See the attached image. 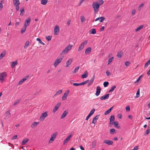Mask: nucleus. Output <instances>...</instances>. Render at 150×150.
<instances>
[{
    "label": "nucleus",
    "instance_id": "13d9d810",
    "mask_svg": "<svg viewBox=\"0 0 150 150\" xmlns=\"http://www.w3.org/2000/svg\"><path fill=\"white\" fill-rule=\"evenodd\" d=\"M130 64V62L128 61H127L125 62V64L126 66H128Z\"/></svg>",
    "mask_w": 150,
    "mask_h": 150
},
{
    "label": "nucleus",
    "instance_id": "ea45409f",
    "mask_svg": "<svg viewBox=\"0 0 150 150\" xmlns=\"http://www.w3.org/2000/svg\"><path fill=\"white\" fill-rule=\"evenodd\" d=\"M122 52H121L118 53L117 55V57L119 58H121L122 55Z\"/></svg>",
    "mask_w": 150,
    "mask_h": 150
},
{
    "label": "nucleus",
    "instance_id": "338daca9",
    "mask_svg": "<svg viewBox=\"0 0 150 150\" xmlns=\"http://www.w3.org/2000/svg\"><path fill=\"white\" fill-rule=\"evenodd\" d=\"M17 136L16 135H15L13 137L12 139L13 140L14 139H17Z\"/></svg>",
    "mask_w": 150,
    "mask_h": 150
},
{
    "label": "nucleus",
    "instance_id": "473e14b6",
    "mask_svg": "<svg viewBox=\"0 0 150 150\" xmlns=\"http://www.w3.org/2000/svg\"><path fill=\"white\" fill-rule=\"evenodd\" d=\"M48 0H41V3L43 5H45L47 4Z\"/></svg>",
    "mask_w": 150,
    "mask_h": 150
},
{
    "label": "nucleus",
    "instance_id": "c756f323",
    "mask_svg": "<svg viewBox=\"0 0 150 150\" xmlns=\"http://www.w3.org/2000/svg\"><path fill=\"white\" fill-rule=\"evenodd\" d=\"M90 34H95L96 33V30L95 29H92L89 31Z\"/></svg>",
    "mask_w": 150,
    "mask_h": 150
},
{
    "label": "nucleus",
    "instance_id": "412c9836",
    "mask_svg": "<svg viewBox=\"0 0 150 150\" xmlns=\"http://www.w3.org/2000/svg\"><path fill=\"white\" fill-rule=\"evenodd\" d=\"M6 53V51L4 50L3 52V53H1L0 55V60L1 59L5 56Z\"/></svg>",
    "mask_w": 150,
    "mask_h": 150
},
{
    "label": "nucleus",
    "instance_id": "603ef678",
    "mask_svg": "<svg viewBox=\"0 0 150 150\" xmlns=\"http://www.w3.org/2000/svg\"><path fill=\"white\" fill-rule=\"evenodd\" d=\"M79 68V67H76V68L74 70V73H76V72H77L78 71Z\"/></svg>",
    "mask_w": 150,
    "mask_h": 150
},
{
    "label": "nucleus",
    "instance_id": "e433bc0d",
    "mask_svg": "<svg viewBox=\"0 0 150 150\" xmlns=\"http://www.w3.org/2000/svg\"><path fill=\"white\" fill-rule=\"evenodd\" d=\"M81 22H83L86 21V19L83 16H82L81 17Z\"/></svg>",
    "mask_w": 150,
    "mask_h": 150
},
{
    "label": "nucleus",
    "instance_id": "774afa93",
    "mask_svg": "<svg viewBox=\"0 0 150 150\" xmlns=\"http://www.w3.org/2000/svg\"><path fill=\"white\" fill-rule=\"evenodd\" d=\"M138 149V147L137 146H135L134 149L131 150H137V149Z\"/></svg>",
    "mask_w": 150,
    "mask_h": 150
},
{
    "label": "nucleus",
    "instance_id": "f257e3e1",
    "mask_svg": "<svg viewBox=\"0 0 150 150\" xmlns=\"http://www.w3.org/2000/svg\"><path fill=\"white\" fill-rule=\"evenodd\" d=\"M7 77V74L6 72H3L0 74V81L3 83Z\"/></svg>",
    "mask_w": 150,
    "mask_h": 150
},
{
    "label": "nucleus",
    "instance_id": "4be33fe9",
    "mask_svg": "<svg viewBox=\"0 0 150 150\" xmlns=\"http://www.w3.org/2000/svg\"><path fill=\"white\" fill-rule=\"evenodd\" d=\"M95 79V76H93L90 80L89 83L88 84V86H89L91 85L93 82L94 80Z\"/></svg>",
    "mask_w": 150,
    "mask_h": 150
},
{
    "label": "nucleus",
    "instance_id": "c03bdc74",
    "mask_svg": "<svg viewBox=\"0 0 150 150\" xmlns=\"http://www.w3.org/2000/svg\"><path fill=\"white\" fill-rule=\"evenodd\" d=\"M27 27L25 26H24V27L22 28L21 30V33L23 34L25 32Z\"/></svg>",
    "mask_w": 150,
    "mask_h": 150
},
{
    "label": "nucleus",
    "instance_id": "e2e57ef3",
    "mask_svg": "<svg viewBox=\"0 0 150 150\" xmlns=\"http://www.w3.org/2000/svg\"><path fill=\"white\" fill-rule=\"evenodd\" d=\"M103 3V1L102 0H101L100 1H99V3L98 4H99V6H100V5L101 6L102 5Z\"/></svg>",
    "mask_w": 150,
    "mask_h": 150
},
{
    "label": "nucleus",
    "instance_id": "ddd939ff",
    "mask_svg": "<svg viewBox=\"0 0 150 150\" xmlns=\"http://www.w3.org/2000/svg\"><path fill=\"white\" fill-rule=\"evenodd\" d=\"M91 51V48L90 47H88L86 49L85 51V53L86 55H87L89 54Z\"/></svg>",
    "mask_w": 150,
    "mask_h": 150
},
{
    "label": "nucleus",
    "instance_id": "39448f33",
    "mask_svg": "<svg viewBox=\"0 0 150 150\" xmlns=\"http://www.w3.org/2000/svg\"><path fill=\"white\" fill-rule=\"evenodd\" d=\"M47 116L48 114L47 112H45L42 113L39 119L41 121H43Z\"/></svg>",
    "mask_w": 150,
    "mask_h": 150
},
{
    "label": "nucleus",
    "instance_id": "09e8293b",
    "mask_svg": "<svg viewBox=\"0 0 150 150\" xmlns=\"http://www.w3.org/2000/svg\"><path fill=\"white\" fill-rule=\"evenodd\" d=\"M139 89L137 91V93H136V98H138L139 97Z\"/></svg>",
    "mask_w": 150,
    "mask_h": 150
},
{
    "label": "nucleus",
    "instance_id": "864d4df0",
    "mask_svg": "<svg viewBox=\"0 0 150 150\" xmlns=\"http://www.w3.org/2000/svg\"><path fill=\"white\" fill-rule=\"evenodd\" d=\"M115 131V130L113 128L111 129L110 130V132L111 134H113Z\"/></svg>",
    "mask_w": 150,
    "mask_h": 150
},
{
    "label": "nucleus",
    "instance_id": "c85d7f7f",
    "mask_svg": "<svg viewBox=\"0 0 150 150\" xmlns=\"http://www.w3.org/2000/svg\"><path fill=\"white\" fill-rule=\"evenodd\" d=\"M116 86H114L111 87V89L108 92L109 93H112L115 89L116 88Z\"/></svg>",
    "mask_w": 150,
    "mask_h": 150
},
{
    "label": "nucleus",
    "instance_id": "7ed1b4c3",
    "mask_svg": "<svg viewBox=\"0 0 150 150\" xmlns=\"http://www.w3.org/2000/svg\"><path fill=\"white\" fill-rule=\"evenodd\" d=\"M73 47V45L70 44L69 45L65 48L63 50L62 53V54H67L68 52L71 50Z\"/></svg>",
    "mask_w": 150,
    "mask_h": 150
},
{
    "label": "nucleus",
    "instance_id": "9b49d317",
    "mask_svg": "<svg viewBox=\"0 0 150 150\" xmlns=\"http://www.w3.org/2000/svg\"><path fill=\"white\" fill-rule=\"evenodd\" d=\"M61 104V103H59L56 105L54 108L53 110V112H55L57 110L59 107L60 105Z\"/></svg>",
    "mask_w": 150,
    "mask_h": 150
},
{
    "label": "nucleus",
    "instance_id": "49530a36",
    "mask_svg": "<svg viewBox=\"0 0 150 150\" xmlns=\"http://www.w3.org/2000/svg\"><path fill=\"white\" fill-rule=\"evenodd\" d=\"M113 59V57H112L109 59H108V65L111 62H112Z\"/></svg>",
    "mask_w": 150,
    "mask_h": 150
},
{
    "label": "nucleus",
    "instance_id": "680f3d73",
    "mask_svg": "<svg viewBox=\"0 0 150 150\" xmlns=\"http://www.w3.org/2000/svg\"><path fill=\"white\" fill-rule=\"evenodd\" d=\"M20 100H16L14 103V105H16L20 101Z\"/></svg>",
    "mask_w": 150,
    "mask_h": 150
},
{
    "label": "nucleus",
    "instance_id": "a878e982",
    "mask_svg": "<svg viewBox=\"0 0 150 150\" xmlns=\"http://www.w3.org/2000/svg\"><path fill=\"white\" fill-rule=\"evenodd\" d=\"M39 123V122H34L31 125V127L34 128L36 127Z\"/></svg>",
    "mask_w": 150,
    "mask_h": 150
},
{
    "label": "nucleus",
    "instance_id": "f3484780",
    "mask_svg": "<svg viewBox=\"0 0 150 150\" xmlns=\"http://www.w3.org/2000/svg\"><path fill=\"white\" fill-rule=\"evenodd\" d=\"M109 94H106L105 95L103 96H101L100 98V99L101 100H105V99H107L109 98Z\"/></svg>",
    "mask_w": 150,
    "mask_h": 150
},
{
    "label": "nucleus",
    "instance_id": "2eb2a0df",
    "mask_svg": "<svg viewBox=\"0 0 150 150\" xmlns=\"http://www.w3.org/2000/svg\"><path fill=\"white\" fill-rule=\"evenodd\" d=\"M10 111H8L5 113V116L4 118L5 119H7L9 118L10 116Z\"/></svg>",
    "mask_w": 150,
    "mask_h": 150
},
{
    "label": "nucleus",
    "instance_id": "de8ad7c7",
    "mask_svg": "<svg viewBox=\"0 0 150 150\" xmlns=\"http://www.w3.org/2000/svg\"><path fill=\"white\" fill-rule=\"evenodd\" d=\"M144 4H142L140 5L138 8V10H140L144 6Z\"/></svg>",
    "mask_w": 150,
    "mask_h": 150
},
{
    "label": "nucleus",
    "instance_id": "3c124183",
    "mask_svg": "<svg viewBox=\"0 0 150 150\" xmlns=\"http://www.w3.org/2000/svg\"><path fill=\"white\" fill-rule=\"evenodd\" d=\"M109 84V83L107 81H105L103 83V86L104 87H106L108 86Z\"/></svg>",
    "mask_w": 150,
    "mask_h": 150
},
{
    "label": "nucleus",
    "instance_id": "c9c22d12",
    "mask_svg": "<svg viewBox=\"0 0 150 150\" xmlns=\"http://www.w3.org/2000/svg\"><path fill=\"white\" fill-rule=\"evenodd\" d=\"M143 27V25H140L139 26L137 27V28L135 30L136 32H137L141 29H142Z\"/></svg>",
    "mask_w": 150,
    "mask_h": 150
},
{
    "label": "nucleus",
    "instance_id": "a18cd8bd",
    "mask_svg": "<svg viewBox=\"0 0 150 150\" xmlns=\"http://www.w3.org/2000/svg\"><path fill=\"white\" fill-rule=\"evenodd\" d=\"M105 19V18L104 17H101L99 19V21L100 22H103Z\"/></svg>",
    "mask_w": 150,
    "mask_h": 150
},
{
    "label": "nucleus",
    "instance_id": "2f4dec72",
    "mask_svg": "<svg viewBox=\"0 0 150 150\" xmlns=\"http://www.w3.org/2000/svg\"><path fill=\"white\" fill-rule=\"evenodd\" d=\"M20 11L21 12L20 13V15L21 16H22L23 15L24 13L25 12V11L24 10V8H21L20 9Z\"/></svg>",
    "mask_w": 150,
    "mask_h": 150
},
{
    "label": "nucleus",
    "instance_id": "4d7b16f0",
    "mask_svg": "<svg viewBox=\"0 0 150 150\" xmlns=\"http://www.w3.org/2000/svg\"><path fill=\"white\" fill-rule=\"evenodd\" d=\"M118 122H114V125L115 126V127H118Z\"/></svg>",
    "mask_w": 150,
    "mask_h": 150
},
{
    "label": "nucleus",
    "instance_id": "9d476101",
    "mask_svg": "<svg viewBox=\"0 0 150 150\" xmlns=\"http://www.w3.org/2000/svg\"><path fill=\"white\" fill-rule=\"evenodd\" d=\"M95 111V110L94 109H93L91 110L89 114L86 117V120H88L89 118L90 117V116L94 113Z\"/></svg>",
    "mask_w": 150,
    "mask_h": 150
},
{
    "label": "nucleus",
    "instance_id": "20e7f679",
    "mask_svg": "<svg viewBox=\"0 0 150 150\" xmlns=\"http://www.w3.org/2000/svg\"><path fill=\"white\" fill-rule=\"evenodd\" d=\"M92 7L94 9V12L96 13L98 12L100 7L99 4L97 2L93 3L92 4Z\"/></svg>",
    "mask_w": 150,
    "mask_h": 150
},
{
    "label": "nucleus",
    "instance_id": "72a5a7b5",
    "mask_svg": "<svg viewBox=\"0 0 150 150\" xmlns=\"http://www.w3.org/2000/svg\"><path fill=\"white\" fill-rule=\"evenodd\" d=\"M84 47L80 44L78 48V51L79 52L81 51L83 49Z\"/></svg>",
    "mask_w": 150,
    "mask_h": 150
},
{
    "label": "nucleus",
    "instance_id": "a211bd4d",
    "mask_svg": "<svg viewBox=\"0 0 150 150\" xmlns=\"http://www.w3.org/2000/svg\"><path fill=\"white\" fill-rule=\"evenodd\" d=\"M71 137V135H70L68 136L64 140L63 143V144H64L66 143H67L68 142L70 139Z\"/></svg>",
    "mask_w": 150,
    "mask_h": 150
},
{
    "label": "nucleus",
    "instance_id": "7c9ffc66",
    "mask_svg": "<svg viewBox=\"0 0 150 150\" xmlns=\"http://www.w3.org/2000/svg\"><path fill=\"white\" fill-rule=\"evenodd\" d=\"M150 132V128L148 127L146 130V131L145 132L144 134L145 135H148Z\"/></svg>",
    "mask_w": 150,
    "mask_h": 150
},
{
    "label": "nucleus",
    "instance_id": "58836bf2",
    "mask_svg": "<svg viewBox=\"0 0 150 150\" xmlns=\"http://www.w3.org/2000/svg\"><path fill=\"white\" fill-rule=\"evenodd\" d=\"M89 81V80H86V81H85L82 83H80V86L84 85L86 84Z\"/></svg>",
    "mask_w": 150,
    "mask_h": 150
},
{
    "label": "nucleus",
    "instance_id": "4c0bfd02",
    "mask_svg": "<svg viewBox=\"0 0 150 150\" xmlns=\"http://www.w3.org/2000/svg\"><path fill=\"white\" fill-rule=\"evenodd\" d=\"M36 40L39 42L40 44H41L43 45H45V44L43 42H42V41L41 40V39L39 38H37L36 39Z\"/></svg>",
    "mask_w": 150,
    "mask_h": 150
},
{
    "label": "nucleus",
    "instance_id": "5701e85b",
    "mask_svg": "<svg viewBox=\"0 0 150 150\" xmlns=\"http://www.w3.org/2000/svg\"><path fill=\"white\" fill-rule=\"evenodd\" d=\"M88 76V73L87 71H86L85 73L81 75V77L84 79L87 77Z\"/></svg>",
    "mask_w": 150,
    "mask_h": 150
},
{
    "label": "nucleus",
    "instance_id": "f704fd0d",
    "mask_svg": "<svg viewBox=\"0 0 150 150\" xmlns=\"http://www.w3.org/2000/svg\"><path fill=\"white\" fill-rule=\"evenodd\" d=\"M29 42L28 41H27L25 43V45L24 46V48L26 49L29 46Z\"/></svg>",
    "mask_w": 150,
    "mask_h": 150
},
{
    "label": "nucleus",
    "instance_id": "aec40b11",
    "mask_svg": "<svg viewBox=\"0 0 150 150\" xmlns=\"http://www.w3.org/2000/svg\"><path fill=\"white\" fill-rule=\"evenodd\" d=\"M72 62L71 59H69L66 63V67H68L72 63Z\"/></svg>",
    "mask_w": 150,
    "mask_h": 150
},
{
    "label": "nucleus",
    "instance_id": "1a4fd4ad",
    "mask_svg": "<svg viewBox=\"0 0 150 150\" xmlns=\"http://www.w3.org/2000/svg\"><path fill=\"white\" fill-rule=\"evenodd\" d=\"M54 31V35H57L58 34L59 31V29L58 25H56L55 27Z\"/></svg>",
    "mask_w": 150,
    "mask_h": 150
},
{
    "label": "nucleus",
    "instance_id": "052dcab7",
    "mask_svg": "<svg viewBox=\"0 0 150 150\" xmlns=\"http://www.w3.org/2000/svg\"><path fill=\"white\" fill-rule=\"evenodd\" d=\"M15 6L16 7V9L17 11H18L19 10V5H15Z\"/></svg>",
    "mask_w": 150,
    "mask_h": 150
},
{
    "label": "nucleus",
    "instance_id": "79ce46f5",
    "mask_svg": "<svg viewBox=\"0 0 150 150\" xmlns=\"http://www.w3.org/2000/svg\"><path fill=\"white\" fill-rule=\"evenodd\" d=\"M29 141V140L28 139H26L25 140H24L23 141L21 144L22 145H24L27 142Z\"/></svg>",
    "mask_w": 150,
    "mask_h": 150
},
{
    "label": "nucleus",
    "instance_id": "f03ea898",
    "mask_svg": "<svg viewBox=\"0 0 150 150\" xmlns=\"http://www.w3.org/2000/svg\"><path fill=\"white\" fill-rule=\"evenodd\" d=\"M63 58V57L62 56L58 57L56 59L53 65L54 67H56L61 62Z\"/></svg>",
    "mask_w": 150,
    "mask_h": 150
},
{
    "label": "nucleus",
    "instance_id": "a19ab883",
    "mask_svg": "<svg viewBox=\"0 0 150 150\" xmlns=\"http://www.w3.org/2000/svg\"><path fill=\"white\" fill-rule=\"evenodd\" d=\"M62 92V89H60L54 95V96L60 94Z\"/></svg>",
    "mask_w": 150,
    "mask_h": 150
},
{
    "label": "nucleus",
    "instance_id": "bb28decb",
    "mask_svg": "<svg viewBox=\"0 0 150 150\" xmlns=\"http://www.w3.org/2000/svg\"><path fill=\"white\" fill-rule=\"evenodd\" d=\"M115 120V117L114 115H111L110 118V125L111 124V122H113ZM112 124L113 123V122L111 123Z\"/></svg>",
    "mask_w": 150,
    "mask_h": 150
},
{
    "label": "nucleus",
    "instance_id": "b1692460",
    "mask_svg": "<svg viewBox=\"0 0 150 150\" xmlns=\"http://www.w3.org/2000/svg\"><path fill=\"white\" fill-rule=\"evenodd\" d=\"M67 113L68 112L66 110L64 111L61 116V118L62 119L64 118L66 116Z\"/></svg>",
    "mask_w": 150,
    "mask_h": 150
},
{
    "label": "nucleus",
    "instance_id": "6e6552de",
    "mask_svg": "<svg viewBox=\"0 0 150 150\" xmlns=\"http://www.w3.org/2000/svg\"><path fill=\"white\" fill-rule=\"evenodd\" d=\"M30 22V18H28L26 19V20L24 23V26H25V27H27L28 26Z\"/></svg>",
    "mask_w": 150,
    "mask_h": 150
},
{
    "label": "nucleus",
    "instance_id": "6ab92c4d",
    "mask_svg": "<svg viewBox=\"0 0 150 150\" xmlns=\"http://www.w3.org/2000/svg\"><path fill=\"white\" fill-rule=\"evenodd\" d=\"M17 64V61L16 60L15 62H12L11 64V67L12 68H14Z\"/></svg>",
    "mask_w": 150,
    "mask_h": 150
},
{
    "label": "nucleus",
    "instance_id": "37998d69",
    "mask_svg": "<svg viewBox=\"0 0 150 150\" xmlns=\"http://www.w3.org/2000/svg\"><path fill=\"white\" fill-rule=\"evenodd\" d=\"M4 2V1L3 0H1V2H0V10H1L3 8V5L2 4H3Z\"/></svg>",
    "mask_w": 150,
    "mask_h": 150
},
{
    "label": "nucleus",
    "instance_id": "5fc2aeb1",
    "mask_svg": "<svg viewBox=\"0 0 150 150\" xmlns=\"http://www.w3.org/2000/svg\"><path fill=\"white\" fill-rule=\"evenodd\" d=\"M110 110H108L105 112L104 114L105 115H107L110 112Z\"/></svg>",
    "mask_w": 150,
    "mask_h": 150
},
{
    "label": "nucleus",
    "instance_id": "6e6d98bb",
    "mask_svg": "<svg viewBox=\"0 0 150 150\" xmlns=\"http://www.w3.org/2000/svg\"><path fill=\"white\" fill-rule=\"evenodd\" d=\"M136 12V10L135 9H133L132 10V14L133 15H134L135 14Z\"/></svg>",
    "mask_w": 150,
    "mask_h": 150
},
{
    "label": "nucleus",
    "instance_id": "dca6fc26",
    "mask_svg": "<svg viewBox=\"0 0 150 150\" xmlns=\"http://www.w3.org/2000/svg\"><path fill=\"white\" fill-rule=\"evenodd\" d=\"M29 76H27L26 77H25L21 80L18 82V84L20 85L23 83L25 81L28 77Z\"/></svg>",
    "mask_w": 150,
    "mask_h": 150
},
{
    "label": "nucleus",
    "instance_id": "bf43d9fd",
    "mask_svg": "<svg viewBox=\"0 0 150 150\" xmlns=\"http://www.w3.org/2000/svg\"><path fill=\"white\" fill-rule=\"evenodd\" d=\"M149 61H148L145 64L144 67H146L148 66L149 64H150V63Z\"/></svg>",
    "mask_w": 150,
    "mask_h": 150
},
{
    "label": "nucleus",
    "instance_id": "423d86ee",
    "mask_svg": "<svg viewBox=\"0 0 150 150\" xmlns=\"http://www.w3.org/2000/svg\"><path fill=\"white\" fill-rule=\"evenodd\" d=\"M57 134V132H55L51 135V137L49 141V143H51L54 141V139H55Z\"/></svg>",
    "mask_w": 150,
    "mask_h": 150
},
{
    "label": "nucleus",
    "instance_id": "f8f14e48",
    "mask_svg": "<svg viewBox=\"0 0 150 150\" xmlns=\"http://www.w3.org/2000/svg\"><path fill=\"white\" fill-rule=\"evenodd\" d=\"M101 88L99 86H98L96 87V91L95 95L96 96H98L100 94L101 91Z\"/></svg>",
    "mask_w": 150,
    "mask_h": 150
},
{
    "label": "nucleus",
    "instance_id": "4468645a",
    "mask_svg": "<svg viewBox=\"0 0 150 150\" xmlns=\"http://www.w3.org/2000/svg\"><path fill=\"white\" fill-rule=\"evenodd\" d=\"M104 142L108 145H111L113 144V142L112 141L108 140H105L104 141Z\"/></svg>",
    "mask_w": 150,
    "mask_h": 150
},
{
    "label": "nucleus",
    "instance_id": "0e129e2a",
    "mask_svg": "<svg viewBox=\"0 0 150 150\" xmlns=\"http://www.w3.org/2000/svg\"><path fill=\"white\" fill-rule=\"evenodd\" d=\"M98 115H96L93 118V120H96L98 118Z\"/></svg>",
    "mask_w": 150,
    "mask_h": 150
},
{
    "label": "nucleus",
    "instance_id": "8fccbe9b",
    "mask_svg": "<svg viewBox=\"0 0 150 150\" xmlns=\"http://www.w3.org/2000/svg\"><path fill=\"white\" fill-rule=\"evenodd\" d=\"M46 38L47 40L48 41H49L51 40L52 37L50 36H48L46 37Z\"/></svg>",
    "mask_w": 150,
    "mask_h": 150
},
{
    "label": "nucleus",
    "instance_id": "393cba45",
    "mask_svg": "<svg viewBox=\"0 0 150 150\" xmlns=\"http://www.w3.org/2000/svg\"><path fill=\"white\" fill-rule=\"evenodd\" d=\"M14 5H19L20 3L19 0H13Z\"/></svg>",
    "mask_w": 150,
    "mask_h": 150
},
{
    "label": "nucleus",
    "instance_id": "69168bd1",
    "mask_svg": "<svg viewBox=\"0 0 150 150\" xmlns=\"http://www.w3.org/2000/svg\"><path fill=\"white\" fill-rule=\"evenodd\" d=\"M126 110L127 111H129L130 110V108L129 106H127L126 107Z\"/></svg>",
    "mask_w": 150,
    "mask_h": 150
},
{
    "label": "nucleus",
    "instance_id": "cd10ccee",
    "mask_svg": "<svg viewBox=\"0 0 150 150\" xmlns=\"http://www.w3.org/2000/svg\"><path fill=\"white\" fill-rule=\"evenodd\" d=\"M88 43V41L86 40H84L81 44V45L83 47H84V46L86 45Z\"/></svg>",
    "mask_w": 150,
    "mask_h": 150
},
{
    "label": "nucleus",
    "instance_id": "0eeeda50",
    "mask_svg": "<svg viewBox=\"0 0 150 150\" xmlns=\"http://www.w3.org/2000/svg\"><path fill=\"white\" fill-rule=\"evenodd\" d=\"M69 91L67 90L64 93L62 98V99L63 100H65L67 99V97L68 96V94H69Z\"/></svg>",
    "mask_w": 150,
    "mask_h": 150
}]
</instances>
